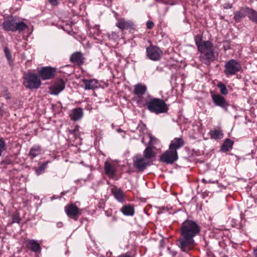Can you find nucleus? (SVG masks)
Here are the masks:
<instances>
[{"label":"nucleus","instance_id":"31","mask_svg":"<svg viewBox=\"0 0 257 257\" xmlns=\"http://www.w3.org/2000/svg\"><path fill=\"white\" fill-rule=\"evenodd\" d=\"M194 41L195 42L196 45H197L198 49H199V46H203L204 44H206V43L210 42L209 41H202V36L200 35L195 36L194 37Z\"/></svg>","mask_w":257,"mask_h":257},{"label":"nucleus","instance_id":"4","mask_svg":"<svg viewBox=\"0 0 257 257\" xmlns=\"http://www.w3.org/2000/svg\"><path fill=\"white\" fill-rule=\"evenodd\" d=\"M147 86L142 83H138L134 86L133 93L135 94L134 100L140 107L144 106V102L150 97V95L147 93Z\"/></svg>","mask_w":257,"mask_h":257},{"label":"nucleus","instance_id":"29","mask_svg":"<svg viewBox=\"0 0 257 257\" xmlns=\"http://www.w3.org/2000/svg\"><path fill=\"white\" fill-rule=\"evenodd\" d=\"M4 53L5 57H6V58L7 59L9 64L10 66L13 65V60L12 59V52H11L10 49L7 47H4Z\"/></svg>","mask_w":257,"mask_h":257},{"label":"nucleus","instance_id":"42","mask_svg":"<svg viewBox=\"0 0 257 257\" xmlns=\"http://www.w3.org/2000/svg\"><path fill=\"white\" fill-rule=\"evenodd\" d=\"M225 50H228L230 48L229 45L227 44V45H224Z\"/></svg>","mask_w":257,"mask_h":257},{"label":"nucleus","instance_id":"28","mask_svg":"<svg viewBox=\"0 0 257 257\" xmlns=\"http://www.w3.org/2000/svg\"><path fill=\"white\" fill-rule=\"evenodd\" d=\"M233 141L229 139H226L221 147V151L223 152L228 151L232 147Z\"/></svg>","mask_w":257,"mask_h":257},{"label":"nucleus","instance_id":"39","mask_svg":"<svg viewBox=\"0 0 257 257\" xmlns=\"http://www.w3.org/2000/svg\"><path fill=\"white\" fill-rule=\"evenodd\" d=\"M232 7V5L231 4H230V3H225L223 5V7L224 9H231Z\"/></svg>","mask_w":257,"mask_h":257},{"label":"nucleus","instance_id":"18","mask_svg":"<svg viewBox=\"0 0 257 257\" xmlns=\"http://www.w3.org/2000/svg\"><path fill=\"white\" fill-rule=\"evenodd\" d=\"M70 60L72 63L80 65L83 64L84 63L83 55L79 52L73 53L70 57Z\"/></svg>","mask_w":257,"mask_h":257},{"label":"nucleus","instance_id":"13","mask_svg":"<svg viewBox=\"0 0 257 257\" xmlns=\"http://www.w3.org/2000/svg\"><path fill=\"white\" fill-rule=\"evenodd\" d=\"M65 87V83L62 79L56 80L50 88L51 94L58 95Z\"/></svg>","mask_w":257,"mask_h":257},{"label":"nucleus","instance_id":"45","mask_svg":"<svg viewBox=\"0 0 257 257\" xmlns=\"http://www.w3.org/2000/svg\"><path fill=\"white\" fill-rule=\"evenodd\" d=\"M155 1H157V2H162V0H155Z\"/></svg>","mask_w":257,"mask_h":257},{"label":"nucleus","instance_id":"14","mask_svg":"<svg viewBox=\"0 0 257 257\" xmlns=\"http://www.w3.org/2000/svg\"><path fill=\"white\" fill-rule=\"evenodd\" d=\"M82 82L83 83V88L85 90H94L98 88L100 86V84L97 79H82Z\"/></svg>","mask_w":257,"mask_h":257},{"label":"nucleus","instance_id":"46","mask_svg":"<svg viewBox=\"0 0 257 257\" xmlns=\"http://www.w3.org/2000/svg\"><path fill=\"white\" fill-rule=\"evenodd\" d=\"M121 131L120 130V129H118L117 130V132H120Z\"/></svg>","mask_w":257,"mask_h":257},{"label":"nucleus","instance_id":"32","mask_svg":"<svg viewBox=\"0 0 257 257\" xmlns=\"http://www.w3.org/2000/svg\"><path fill=\"white\" fill-rule=\"evenodd\" d=\"M48 164V161L45 162L42 164H41L39 168H36L35 171L37 175H40L42 173H43L46 168L47 165Z\"/></svg>","mask_w":257,"mask_h":257},{"label":"nucleus","instance_id":"33","mask_svg":"<svg viewBox=\"0 0 257 257\" xmlns=\"http://www.w3.org/2000/svg\"><path fill=\"white\" fill-rule=\"evenodd\" d=\"M217 86L219 88L221 94L222 95H226L228 93V90L224 84L222 82H219L218 83Z\"/></svg>","mask_w":257,"mask_h":257},{"label":"nucleus","instance_id":"24","mask_svg":"<svg viewBox=\"0 0 257 257\" xmlns=\"http://www.w3.org/2000/svg\"><path fill=\"white\" fill-rule=\"evenodd\" d=\"M246 16L252 23L257 24V12L254 10L246 7Z\"/></svg>","mask_w":257,"mask_h":257},{"label":"nucleus","instance_id":"26","mask_svg":"<svg viewBox=\"0 0 257 257\" xmlns=\"http://www.w3.org/2000/svg\"><path fill=\"white\" fill-rule=\"evenodd\" d=\"M120 211L125 216H133L135 213L134 208L130 205H124Z\"/></svg>","mask_w":257,"mask_h":257},{"label":"nucleus","instance_id":"1","mask_svg":"<svg viewBox=\"0 0 257 257\" xmlns=\"http://www.w3.org/2000/svg\"><path fill=\"white\" fill-rule=\"evenodd\" d=\"M200 232V227L195 221L187 219L182 223L177 243L182 251L188 252L192 249L195 244L194 237Z\"/></svg>","mask_w":257,"mask_h":257},{"label":"nucleus","instance_id":"6","mask_svg":"<svg viewBox=\"0 0 257 257\" xmlns=\"http://www.w3.org/2000/svg\"><path fill=\"white\" fill-rule=\"evenodd\" d=\"M41 84V81L38 75L28 73L24 76V85L30 89L38 88Z\"/></svg>","mask_w":257,"mask_h":257},{"label":"nucleus","instance_id":"17","mask_svg":"<svg viewBox=\"0 0 257 257\" xmlns=\"http://www.w3.org/2000/svg\"><path fill=\"white\" fill-rule=\"evenodd\" d=\"M117 20L116 26L121 30L130 29L133 27V23L130 21H126L123 18L117 19Z\"/></svg>","mask_w":257,"mask_h":257},{"label":"nucleus","instance_id":"9","mask_svg":"<svg viewBox=\"0 0 257 257\" xmlns=\"http://www.w3.org/2000/svg\"><path fill=\"white\" fill-rule=\"evenodd\" d=\"M146 54L148 58L154 61H159L163 55V52L157 46L150 45L146 48Z\"/></svg>","mask_w":257,"mask_h":257},{"label":"nucleus","instance_id":"5","mask_svg":"<svg viewBox=\"0 0 257 257\" xmlns=\"http://www.w3.org/2000/svg\"><path fill=\"white\" fill-rule=\"evenodd\" d=\"M3 28L6 31L21 32L28 28V26L23 22H18L17 18L12 17L6 20L3 24Z\"/></svg>","mask_w":257,"mask_h":257},{"label":"nucleus","instance_id":"22","mask_svg":"<svg viewBox=\"0 0 257 257\" xmlns=\"http://www.w3.org/2000/svg\"><path fill=\"white\" fill-rule=\"evenodd\" d=\"M156 152L150 147H147L143 152L144 157L148 161H152L156 157Z\"/></svg>","mask_w":257,"mask_h":257},{"label":"nucleus","instance_id":"30","mask_svg":"<svg viewBox=\"0 0 257 257\" xmlns=\"http://www.w3.org/2000/svg\"><path fill=\"white\" fill-rule=\"evenodd\" d=\"M209 134L211 138L215 140L220 139L223 137V134L219 130H214L210 131Z\"/></svg>","mask_w":257,"mask_h":257},{"label":"nucleus","instance_id":"3","mask_svg":"<svg viewBox=\"0 0 257 257\" xmlns=\"http://www.w3.org/2000/svg\"><path fill=\"white\" fill-rule=\"evenodd\" d=\"M198 50L200 52L199 60L204 64L209 65L215 60L213 45L211 42L206 43V44L203 46H199Z\"/></svg>","mask_w":257,"mask_h":257},{"label":"nucleus","instance_id":"40","mask_svg":"<svg viewBox=\"0 0 257 257\" xmlns=\"http://www.w3.org/2000/svg\"><path fill=\"white\" fill-rule=\"evenodd\" d=\"M3 96L6 99H9L10 98L11 96L10 94L7 91V90L5 91L4 92V93L3 94Z\"/></svg>","mask_w":257,"mask_h":257},{"label":"nucleus","instance_id":"34","mask_svg":"<svg viewBox=\"0 0 257 257\" xmlns=\"http://www.w3.org/2000/svg\"><path fill=\"white\" fill-rule=\"evenodd\" d=\"M21 220V218H20L19 214L17 213H15L12 215V222L13 223H20Z\"/></svg>","mask_w":257,"mask_h":257},{"label":"nucleus","instance_id":"16","mask_svg":"<svg viewBox=\"0 0 257 257\" xmlns=\"http://www.w3.org/2000/svg\"><path fill=\"white\" fill-rule=\"evenodd\" d=\"M184 141L182 138H175L171 141L169 148L171 150L177 151L178 149L184 146Z\"/></svg>","mask_w":257,"mask_h":257},{"label":"nucleus","instance_id":"20","mask_svg":"<svg viewBox=\"0 0 257 257\" xmlns=\"http://www.w3.org/2000/svg\"><path fill=\"white\" fill-rule=\"evenodd\" d=\"M83 115V111L81 108H74L72 110L71 113L70 114L71 119L74 121L80 120Z\"/></svg>","mask_w":257,"mask_h":257},{"label":"nucleus","instance_id":"12","mask_svg":"<svg viewBox=\"0 0 257 257\" xmlns=\"http://www.w3.org/2000/svg\"><path fill=\"white\" fill-rule=\"evenodd\" d=\"M55 68L50 66L44 67L38 70L39 76L43 80L53 78L55 76Z\"/></svg>","mask_w":257,"mask_h":257},{"label":"nucleus","instance_id":"43","mask_svg":"<svg viewBox=\"0 0 257 257\" xmlns=\"http://www.w3.org/2000/svg\"><path fill=\"white\" fill-rule=\"evenodd\" d=\"M62 224L61 222H58L57 224V226L58 227H61L62 226Z\"/></svg>","mask_w":257,"mask_h":257},{"label":"nucleus","instance_id":"27","mask_svg":"<svg viewBox=\"0 0 257 257\" xmlns=\"http://www.w3.org/2000/svg\"><path fill=\"white\" fill-rule=\"evenodd\" d=\"M41 148L39 146H33L30 150L29 155L31 157L32 159L38 156L41 154Z\"/></svg>","mask_w":257,"mask_h":257},{"label":"nucleus","instance_id":"10","mask_svg":"<svg viewBox=\"0 0 257 257\" xmlns=\"http://www.w3.org/2000/svg\"><path fill=\"white\" fill-rule=\"evenodd\" d=\"M134 165L140 171H144L148 166L152 165V161H148L144 157L136 156L134 158Z\"/></svg>","mask_w":257,"mask_h":257},{"label":"nucleus","instance_id":"36","mask_svg":"<svg viewBox=\"0 0 257 257\" xmlns=\"http://www.w3.org/2000/svg\"><path fill=\"white\" fill-rule=\"evenodd\" d=\"M202 181L204 183H212V184H214V183H217V180H210V179H204V178L202 179Z\"/></svg>","mask_w":257,"mask_h":257},{"label":"nucleus","instance_id":"23","mask_svg":"<svg viewBox=\"0 0 257 257\" xmlns=\"http://www.w3.org/2000/svg\"><path fill=\"white\" fill-rule=\"evenodd\" d=\"M104 169L105 174L111 178H113L115 173L114 168L108 162L104 163Z\"/></svg>","mask_w":257,"mask_h":257},{"label":"nucleus","instance_id":"41","mask_svg":"<svg viewBox=\"0 0 257 257\" xmlns=\"http://www.w3.org/2000/svg\"><path fill=\"white\" fill-rule=\"evenodd\" d=\"M117 257H131V256L130 255V254L129 253L126 252L125 253L119 255Z\"/></svg>","mask_w":257,"mask_h":257},{"label":"nucleus","instance_id":"8","mask_svg":"<svg viewBox=\"0 0 257 257\" xmlns=\"http://www.w3.org/2000/svg\"><path fill=\"white\" fill-rule=\"evenodd\" d=\"M178 159L177 151L169 149L160 156V161L167 164H172Z\"/></svg>","mask_w":257,"mask_h":257},{"label":"nucleus","instance_id":"19","mask_svg":"<svg viewBox=\"0 0 257 257\" xmlns=\"http://www.w3.org/2000/svg\"><path fill=\"white\" fill-rule=\"evenodd\" d=\"M26 243L27 247L33 252H37L41 249L40 244L34 239H29L27 241Z\"/></svg>","mask_w":257,"mask_h":257},{"label":"nucleus","instance_id":"37","mask_svg":"<svg viewBox=\"0 0 257 257\" xmlns=\"http://www.w3.org/2000/svg\"><path fill=\"white\" fill-rule=\"evenodd\" d=\"M92 29L93 30H94L93 33L94 34L98 35L100 33V31L99 29V27L97 25H96L94 27H93Z\"/></svg>","mask_w":257,"mask_h":257},{"label":"nucleus","instance_id":"21","mask_svg":"<svg viewBox=\"0 0 257 257\" xmlns=\"http://www.w3.org/2000/svg\"><path fill=\"white\" fill-rule=\"evenodd\" d=\"M246 7L241 8L239 10L234 13L233 19L236 23L240 22L246 16Z\"/></svg>","mask_w":257,"mask_h":257},{"label":"nucleus","instance_id":"2","mask_svg":"<svg viewBox=\"0 0 257 257\" xmlns=\"http://www.w3.org/2000/svg\"><path fill=\"white\" fill-rule=\"evenodd\" d=\"M144 106L151 112L156 114L166 113L168 109V106L163 99L154 98L150 96L144 102Z\"/></svg>","mask_w":257,"mask_h":257},{"label":"nucleus","instance_id":"7","mask_svg":"<svg viewBox=\"0 0 257 257\" xmlns=\"http://www.w3.org/2000/svg\"><path fill=\"white\" fill-rule=\"evenodd\" d=\"M240 63L235 59L227 61L224 65V73L226 77L235 74L241 69Z\"/></svg>","mask_w":257,"mask_h":257},{"label":"nucleus","instance_id":"47","mask_svg":"<svg viewBox=\"0 0 257 257\" xmlns=\"http://www.w3.org/2000/svg\"><path fill=\"white\" fill-rule=\"evenodd\" d=\"M70 133H72V134L74 133V131H70Z\"/></svg>","mask_w":257,"mask_h":257},{"label":"nucleus","instance_id":"38","mask_svg":"<svg viewBox=\"0 0 257 257\" xmlns=\"http://www.w3.org/2000/svg\"><path fill=\"white\" fill-rule=\"evenodd\" d=\"M147 28L148 29H151L153 28L154 24L153 22L149 21L147 23Z\"/></svg>","mask_w":257,"mask_h":257},{"label":"nucleus","instance_id":"44","mask_svg":"<svg viewBox=\"0 0 257 257\" xmlns=\"http://www.w3.org/2000/svg\"><path fill=\"white\" fill-rule=\"evenodd\" d=\"M253 252L255 257H257V248L254 250Z\"/></svg>","mask_w":257,"mask_h":257},{"label":"nucleus","instance_id":"35","mask_svg":"<svg viewBox=\"0 0 257 257\" xmlns=\"http://www.w3.org/2000/svg\"><path fill=\"white\" fill-rule=\"evenodd\" d=\"M9 143H6L4 141L3 138H1V152L7 150L9 146L8 145Z\"/></svg>","mask_w":257,"mask_h":257},{"label":"nucleus","instance_id":"11","mask_svg":"<svg viewBox=\"0 0 257 257\" xmlns=\"http://www.w3.org/2000/svg\"><path fill=\"white\" fill-rule=\"evenodd\" d=\"M64 210L67 215L74 220H77L81 214L80 209L74 204H68L65 206Z\"/></svg>","mask_w":257,"mask_h":257},{"label":"nucleus","instance_id":"15","mask_svg":"<svg viewBox=\"0 0 257 257\" xmlns=\"http://www.w3.org/2000/svg\"><path fill=\"white\" fill-rule=\"evenodd\" d=\"M212 101L214 104L219 106L225 109H227L228 104L225 99L219 94H212L211 95Z\"/></svg>","mask_w":257,"mask_h":257},{"label":"nucleus","instance_id":"25","mask_svg":"<svg viewBox=\"0 0 257 257\" xmlns=\"http://www.w3.org/2000/svg\"><path fill=\"white\" fill-rule=\"evenodd\" d=\"M111 191L117 200L121 202L123 201V193L121 190L113 187L111 188Z\"/></svg>","mask_w":257,"mask_h":257}]
</instances>
